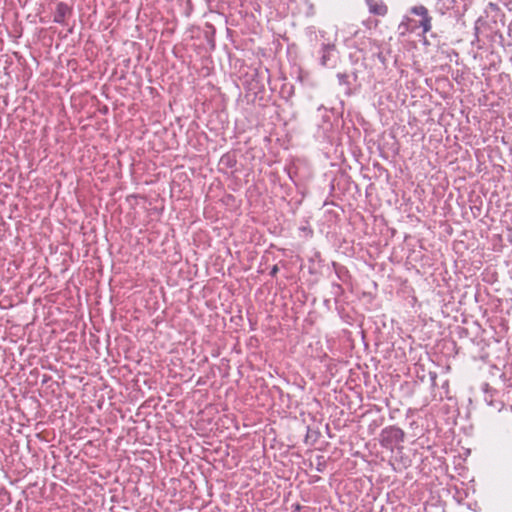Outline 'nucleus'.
<instances>
[{
	"label": "nucleus",
	"mask_w": 512,
	"mask_h": 512,
	"mask_svg": "<svg viewBox=\"0 0 512 512\" xmlns=\"http://www.w3.org/2000/svg\"><path fill=\"white\" fill-rule=\"evenodd\" d=\"M68 12H69V9L65 4H62V3L58 4L57 10H56V13L54 16V21L57 23H62Z\"/></svg>",
	"instance_id": "1"
},
{
	"label": "nucleus",
	"mask_w": 512,
	"mask_h": 512,
	"mask_svg": "<svg viewBox=\"0 0 512 512\" xmlns=\"http://www.w3.org/2000/svg\"><path fill=\"white\" fill-rule=\"evenodd\" d=\"M372 0H367L368 5L370 6V11L378 14V15H384L387 11L386 7L383 5H372Z\"/></svg>",
	"instance_id": "2"
},
{
	"label": "nucleus",
	"mask_w": 512,
	"mask_h": 512,
	"mask_svg": "<svg viewBox=\"0 0 512 512\" xmlns=\"http://www.w3.org/2000/svg\"><path fill=\"white\" fill-rule=\"evenodd\" d=\"M431 17L429 15H426L422 17V20L420 21V26L423 28V33H427L431 30Z\"/></svg>",
	"instance_id": "3"
},
{
	"label": "nucleus",
	"mask_w": 512,
	"mask_h": 512,
	"mask_svg": "<svg viewBox=\"0 0 512 512\" xmlns=\"http://www.w3.org/2000/svg\"><path fill=\"white\" fill-rule=\"evenodd\" d=\"M411 13L421 16V17H424V16L428 15V10L424 6L420 5V6L413 7L411 9Z\"/></svg>",
	"instance_id": "4"
},
{
	"label": "nucleus",
	"mask_w": 512,
	"mask_h": 512,
	"mask_svg": "<svg viewBox=\"0 0 512 512\" xmlns=\"http://www.w3.org/2000/svg\"><path fill=\"white\" fill-rule=\"evenodd\" d=\"M392 433H394L395 436L402 435V432L398 429L392 430Z\"/></svg>",
	"instance_id": "5"
},
{
	"label": "nucleus",
	"mask_w": 512,
	"mask_h": 512,
	"mask_svg": "<svg viewBox=\"0 0 512 512\" xmlns=\"http://www.w3.org/2000/svg\"><path fill=\"white\" fill-rule=\"evenodd\" d=\"M277 271V268L274 267L273 270H272V273H275Z\"/></svg>",
	"instance_id": "6"
}]
</instances>
